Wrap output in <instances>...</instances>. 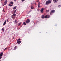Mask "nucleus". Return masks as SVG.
Here are the masks:
<instances>
[{
  "label": "nucleus",
  "instance_id": "41",
  "mask_svg": "<svg viewBox=\"0 0 61 61\" xmlns=\"http://www.w3.org/2000/svg\"><path fill=\"white\" fill-rule=\"evenodd\" d=\"M36 0V1H37V0Z\"/></svg>",
  "mask_w": 61,
  "mask_h": 61
},
{
  "label": "nucleus",
  "instance_id": "12",
  "mask_svg": "<svg viewBox=\"0 0 61 61\" xmlns=\"http://www.w3.org/2000/svg\"><path fill=\"white\" fill-rule=\"evenodd\" d=\"M17 44H20L21 43V41H18L17 42Z\"/></svg>",
  "mask_w": 61,
  "mask_h": 61
},
{
  "label": "nucleus",
  "instance_id": "1",
  "mask_svg": "<svg viewBox=\"0 0 61 61\" xmlns=\"http://www.w3.org/2000/svg\"><path fill=\"white\" fill-rule=\"evenodd\" d=\"M55 12V10H52L50 12V14L51 15H52V14H54Z\"/></svg>",
  "mask_w": 61,
  "mask_h": 61
},
{
  "label": "nucleus",
  "instance_id": "20",
  "mask_svg": "<svg viewBox=\"0 0 61 61\" xmlns=\"http://www.w3.org/2000/svg\"><path fill=\"white\" fill-rule=\"evenodd\" d=\"M16 48H17V46H15L14 48V50H15Z\"/></svg>",
  "mask_w": 61,
  "mask_h": 61
},
{
  "label": "nucleus",
  "instance_id": "24",
  "mask_svg": "<svg viewBox=\"0 0 61 61\" xmlns=\"http://www.w3.org/2000/svg\"><path fill=\"white\" fill-rule=\"evenodd\" d=\"M19 25H18V26H19L20 25H21V23H20L18 24Z\"/></svg>",
  "mask_w": 61,
  "mask_h": 61
},
{
  "label": "nucleus",
  "instance_id": "15",
  "mask_svg": "<svg viewBox=\"0 0 61 61\" xmlns=\"http://www.w3.org/2000/svg\"><path fill=\"white\" fill-rule=\"evenodd\" d=\"M16 6H15L13 8V9L14 10H15V9H16Z\"/></svg>",
  "mask_w": 61,
  "mask_h": 61
},
{
  "label": "nucleus",
  "instance_id": "6",
  "mask_svg": "<svg viewBox=\"0 0 61 61\" xmlns=\"http://www.w3.org/2000/svg\"><path fill=\"white\" fill-rule=\"evenodd\" d=\"M30 22V20L29 19H27V20L26 21V23H28Z\"/></svg>",
  "mask_w": 61,
  "mask_h": 61
},
{
  "label": "nucleus",
  "instance_id": "35",
  "mask_svg": "<svg viewBox=\"0 0 61 61\" xmlns=\"http://www.w3.org/2000/svg\"><path fill=\"white\" fill-rule=\"evenodd\" d=\"M3 11L4 12H5V11L4 10V9H3Z\"/></svg>",
  "mask_w": 61,
  "mask_h": 61
},
{
  "label": "nucleus",
  "instance_id": "32",
  "mask_svg": "<svg viewBox=\"0 0 61 61\" xmlns=\"http://www.w3.org/2000/svg\"><path fill=\"white\" fill-rule=\"evenodd\" d=\"M38 5H40V3H38Z\"/></svg>",
  "mask_w": 61,
  "mask_h": 61
},
{
  "label": "nucleus",
  "instance_id": "40",
  "mask_svg": "<svg viewBox=\"0 0 61 61\" xmlns=\"http://www.w3.org/2000/svg\"><path fill=\"white\" fill-rule=\"evenodd\" d=\"M8 19H7V21H8Z\"/></svg>",
  "mask_w": 61,
  "mask_h": 61
},
{
  "label": "nucleus",
  "instance_id": "34",
  "mask_svg": "<svg viewBox=\"0 0 61 61\" xmlns=\"http://www.w3.org/2000/svg\"><path fill=\"white\" fill-rule=\"evenodd\" d=\"M2 5H3V6H4V5H5V4H4V5L3 4Z\"/></svg>",
  "mask_w": 61,
  "mask_h": 61
},
{
  "label": "nucleus",
  "instance_id": "18",
  "mask_svg": "<svg viewBox=\"0 0 61 61\" xmlns=\"http://www.w3.org/2000/svg\"><path fill=\"white\" fill-rule=\"evenodd\" d=\"M10 4H12V5L14 4V3L12 2H10Z\"/></svg>",
  "mask_w": 61,
  "mask_h": 61
},
{
  "label": "nucleus",
  "instance_id": "29",
  "mask_svg": "<svg viewBox=\"0 0 61 61\" xmlns=\"http://www.w3.org/2000/svg\"><path fill=\"white\" fill-rule=\"evenodd\" d=\"M22 2H24L25 1V0H21Z\"/></svg>",
  "mask_w": 61,
  "mask_h": 61
},
{
  "label": "nucleus",
  "instance_id": "26",
  "mask_svg": "<svg viewBox=\"0 0 61 61\" xmlns=\"http://www.w3.org/2000/svg\"><path fill=\"white\" fill-rule=\"evenodd\" d=\"M38 8H39L40 7V6L39 5H38Z\"/></svg>",
  "mask_w": 61,
  "mask_h": 61
},
{
  "label": "nucleus",
  "instance_id": "28",
  "mask_svg": "<svg viewBox=\"0 0 61 61\" xmlns=\"http://www.w3.org/2000/svg\"><path fill=\"white\" fill-rule=\"evenodd\" d=\"M2 31H4V29L2 28Z\"/></svg>",
  "mask_w": 61,
  "mask_h": 61
},
{
  "label": "nucleus",
  "instance_id": "3",
  "mask_svg": "<svg viewBox=\"0 0 61 61\" xmlns=\"http://www.w3.org/2000/svg\"><path fill=\"white\" fill-rule=\"evenodd\" d=\"M44 10V8H43L40 11L41 13H43Z\"/></svg>",
  "mask_w": 61,
  "mask_h": 61
},
{
  "label": "nucleus",
  "instance_id": "36",
  "mask_svg": "<svg viewBox=\"0 0 61 61\" xmlns=\"http://www.w3.org/2000/svg\"><path fill=\"white\" fill-rule=\"evenodd\" d=\"M38 23V21H37L36 22V24H37Z\"/></svg>",
  "mask_w": 61,
  "mask_h": 61
},
{
  "label": "nucleus",
  "instance_id": "23",
  "mask_svg": "<svg viewBox=\"0 0 61 61\" xmlns=\"http://www.w3.org/2000/svg\"><path fill=\"white\" fill-rule=\"evenodd\" d=\"M7 49V48H5L4 50V51H5V50H6Z\"/></svg>",
  "mask_w": 61,
  "mask_h": 61
},
{
  "label": "nucleus",
  "instance_id": "21",
  "mask_svg": "<svg viewBox=\"0 0 61 61\" xmlns=\"http://www.w3.org/2000/svg\"><path fill=\"white\" fill-rule=\"evenodd\" d=\"M20 38H19L17 40V41H20Z\"/></svg>",
  "mask_w": 61,
  "mask_h": 61
},
{
  "label": "nucleus",
  "instance_id": "13",
  "mask_svg": "<svg viewBox=\"0 0 61 61\" xmlns=\"http://www.w3.org/2000/svg\"><path fill=\"white\" fill-rule=\"evenodd\" d=\"M31 8L32 9H33L34 8V6H31Z\"/></svg>",
  "mask_w": 61,
  "mask_h": 61
},
{
  "label": "nucleus",
  "instance_id": "8",
  "mask_svg": "<svg viewBox=\"0 0 61 61\" xmlns=\"http://www.w3.org/2000/svg\"><path fill=\"white\" fill-rule=\"evenodd\" d=\"M14 23H15V24H18V21H17L16 20H15Z\"/></svg>",
  "mask_w": 61,
  "mask_h": 61
},
{
  "label": "nucleus",
  "instance_id": "22",
  "mask_svg": "<svg viewBox=\"0 0 61 61\" xmlns=\"http://www.w3.org/2000/svg\"><path fill=\"white\" fill-rule=\"evenodd\" d=\"M57 0H53V1H54L55 2H57V1H58V0H57V1H56Z\"/></svg>",
  "mask_w": 61,
  "mask_h": 61
},
{
  "label": "nucleus",
  "instance_id": "4",
  "mask_svg": "<svg viewBox=\"0 0 61 61\" xmlns=\"http://www.w3.org/2000/svg\"><path fill=\"white\" fill-rule=\"evenodd\" d=\"M16 14H13L12 15L11 17L12 18H15V16H16Z\"/></svg>",
  "mask_w": 61,
  "mask_h": 61
},
{
  "label": "nucleus",
  "instance_id": "16",
  "mask_svg": "<svg viewBox=\"0 0 61 61\" xmlns=\"http://www.w3.org/2000/svg\"><path fill=\"white\" fill-rule=\"evenodd\" d=\"M49 11V10H46V12H47V13H48Z\"/></svg>",
  "mask_w": 61,
  "mask_h": 61
},
{
  "label": "nucleus",
  "instance_id": "39",
  "mask_svg": "<svg viewBox=\"0 0 61 61\" xmlns=\"http://www.w3.org/2000/svg\"><path fill=\"white\" fill-rule=\"evenodd\" d=\"M14 1H16V0H14Z\"/></svg>",
  "mask_w": 61,
  "mask_h": 61
},
{
  "label": "nucleus",
  "instance_id": "9",
  "mask_svg": "<svg viewBox=\"0 0 61 61\" xmlns=\"http://www.w3.org/2000/svg\"><path fill=\"white\" fill-rule=\"evenodd\" d=\"M7 0H6L4 2V3H5V5H6V3H7Z\"/></svg>",
  "mask_w": 61,
  "mask_h": 61
},
{
  "label": "nucleus",
  "instance_id": "27",
  "mask_svg": "<svg viewBox=\"0 0 61 61\" xmlns=\"http://www.w3.org/2000/svg\"><path fill=\"white\" fill-rule=\"evenodd\" d=\"M39 0H37L36 2L37 3L38 2H39Z\"/></svg>",
  "mask_w": 61,
  "mask_h": 61
},
{
  "label": "nucleus",
  "instance_id": "30",
  "mask_svg": "<svg viewBox=\"0 0 61 61\" xmlns=\"http://www.w3.org/2000/svg\"><path fill=\"white\" fill-rule=\"evenodd\" d=\"M49 15H48V17H47L48 18H49Z\"/></svg>",
  "mask_w": 61,
  "mask_h": 61
},
{
  "label": "nucleus",
  "instance_id": "31",
  "mask_svg": "<svg viewBox=\"0 0 61 61\" xmlns=\"http://www.w3.org/2000/svg\"><path fill=\"white\" fill-rule=\"evenodd\" d=\"M37 11H39V9H37Z\"/></svg>",
  "mask_w": 61,
  "mask_h": 61
},
{
  "label": "nucleus",
  "instance_id": "38",
  "mask_svg": "<svg viewBox=\"0 0 61 61\" xmlns=\"http://www.w3.org/2000/svg\"><path fill=\"white\" fill-rule=\"evenodd\" d=\"M35 5H36V2H35Z\"/></svg>",
  "mask_w": 61,
  "mask_h": 61
},
{
  "label": "nucleus",
  "instance_id": "5",
  "mask_svg": "<svg viewBox=\"0 0 61 61\" xmlns=\"http://www.w3.org/2000/svg\"><path fill=\"white\" fill-rule=\"evenodd\" d=\"M3 52H1L0 54V59H2V56H3Z\"/></svg>",
  "mask_w": 61,
  "mask_h": 61
},
{
  "label": "nucleus",
  "instance_id": "2",
  "mask_svg": "<svg viewBox=\"0 0 61 61\" xmlns=\"http://www.w3.org/2000/svg\"><path fill=\"white\" fill-rule=\"evenodd\" d=\"M51 3V1L50 0L47 1L46 3V5H48L49 4H50Z\"/></svg>",
  "mask_w": 61,
  "mask_h": 61
},
{
  "label": "nucleus",
  "instance_id": "33",
  "mask_svg": "<svg viewBox=\"0 0 61 61\" xmlns=\"http://www.w3.org/2000/svg\"><path fill=\"white\" fill-rule=\"evenodd\" d=\"M44 18V17L43 16L42 17V18Z\"/></svg>",
  "mask_w": 61,
  "mask_h": 61
},
{
  "label": "nucleus",
  "instance_id": "25",
  "mask_svg": "<svg viewBox=\"0 0 61 61\" xmlns=\"http://www.w3.org/2000/svg\"><path fill=\"white\" fill-rule=\"evenodd\" d=\"M45 18H47V15H46L45 17Z\"/></svg>",
  "mask_w": 61,
  "mask_h": 61
},
{
  "label": "nucleus",
  "instance_id": "37",
  "mask_svg": "<svg viewBox=\"0 0 61 61\" xmlns=\"http://www.w3.org/2000/svg\"><path fill=\"white\" fill-rule=\"evenodd\" d=\"M3 1H4V0H1V1H3Z\"/></svg>",
  "mask_w": 61,
  "mask_h": 61
},
{
  "label": "nucleus",
  "instance_id": "11",
  "mask_svg": "<svg viewBox=\"0 0 61 61\" xmlns=\"http://www.w3.org/2000/svg\"><path fill=\"white\" fill-rule=\"evenodd\" d=\"M6 20H5L4 22L3 25H5L6 24Z\"/></svg>",
  "mask_w": 61,
  "mask_h": 61
},
{
  "label": "nucleus",
  "instance_id": "7",
  "mask_svg": "<svg viewBox=\"0 0 61 61\" xmlns=\"http://www.w3.org/2000/svg\"><path fill=\"white\" fill-rule=\"evenodd\" d=\"M12 14H15L16 13V10H15L12 11Z\"/></svg>",
  "mask_w": 61,
  "mask_h": 61
},
{
  "label": "nucleus",
  "instance_id": "10",
  "mask_svg": "<svg viewBox=\"0 0 61 61\" xmlns=\"http://www.w3.org/2000/svg\"><path fill=\"white\" fill-rule=\"evenodd\" d=\"M32 10H30V11L29 12H28L27 13L28 14H29L30 13H31V12H32Z\"/></svg>",
  "mask_w": 61,
  "mask_h": 61
},
{
  "label": "nucleus",
  "instance_id": "17",
  "mask_svg": "<svg viewBox=\"0 0 61 61\" xmlns=\"http://www.w3.org/2000/svg\"><path fill=\"white\" fill-rule=\"evenodd\" d=\"M9 6H13V5H11V4H9Z\"/></svg>",
  "mask_w": 61,
  "mask_h": 61
},
{
  "label": "nucleus",
  "instance_id": "14",
  "mask_svg": "<svg viewBox=\"0 0 61 61\" xmlns=\"http://www.w3.org/2000/svg\"><path fill=\"white\" fill-rule=\"evenodd\" d=\"M23 25H26V23L25 22H24L23 23Z\"/></svg>",
  "mask_w": 61,
  "mask_h": 61
},
{
  "label": "nucleus",
  "instance_id": "19",
  "mask_svg": "<svg viewBox=\"0 0 61 61\" xmlns=\"http://www.w3.org/2000/svg\"><path fill=\"white\" fill-rule=\"evenodd\" d=\"M61 5H59L58 6V7H61Z\"/></svg>",
  "mask_w": 61,
  "mask_h": 61
}]
</instances>
